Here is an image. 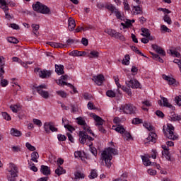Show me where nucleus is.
I'll use <instances>...</instances> for the list:
<instances>
[{
	"label": "nucleus",
	"instance_id": "f257e3e1",
	"mask_svg": "<svg viewBox=\"0 0 181 181\" xmlns=\"http://www.w3.org/2000/svg\"><path fill=\"white\" fill-rule=\"evenodd\" d=\"M117 154L118 150L111 147L107 148L101 153V159L102 160H104L105 166H107L108 169H110V168H111V165H112V163L111 162V160H112V155Z\"/></svg>",
	"mask_w": 181,
	"mask_h": 181
},
{
	"label": "nucleus",
	"instance_id": "f03ea898",
	"mask_svg": "<svg viewBox=\"0 0 181 181\" xmlns=\"http://www.w3.org/2000/svg\"><path fill=\"white\" fill-rule=\"evenodd\" d=\"M163 131L164 135L171 141H176V139H178L179 138L177 135L175 134V127H173L172 124H167L166 130H165V127H163Z\"/></svg>",
	"mask_w": 181,
	"mask_h": 181
},
{
	"label": "nucleus",
	"instance_id": "7ed1b4c3",
	"mask_svg": "<svg viewBox=\"0 0 181 181\" xmlns=\"http://www.w3.org/2000/svg\"><path fill=\"white\" fill-rule=\"evenodd\" d=\"M79 142L82 145H84L86 144L89 148H91L93 146V142L92 141H94V138L88 136V134L84 132H79Z\"/></svg>",
	"mask_w": 181,
	"mask_h": 181
},
{
	"label": "nucleus",
	"instance_id": "20e7f679",
	"mask_svg": "<svg viewBox=\"0 0 181 181\" xmlns=\"http://www.w3.org/2000/svg\"><path fill=\"white\" fill-rule=\"evenodd\" d=\"M33 9L35 12H37V13H42L43 15H49L50 13V8H49L47 6L43 5L39 1L33 4Z\"/></svg>",
	"mask_w": 181,
	"mask_h": 181
},
{
	"label": "nucleus",
	"instance_id": "39448f33",
	"mask_svg": "<svg viewBox=\"0 0 181 181\" xmlns=\"http://www.w3.org/2000/svg\"><path fill=\"white\" fill-rule=\"evenodd\" d=\"M112 129L116 131V132H119V134H121L124 141H129V139H132V136H131V133L126 131L125 128H124V126H122V124L112 126Z\"/></svg>",
	"mask_w": 181,
	"mask_h": 181
},
{
	"label": "nucleus",
	"instance_id": "423d86ee",
	"mask_svg": "<svg viewBox=\"0 0 181 181\" xmlns=\"http://www.w3.org/2000/svg\"><path fill=\"white\" fill-rule=\"evenodd\" d=\"M10 175H7V178L8 181H16V178L18 177V173H19V170H18V167L16 166L15 164L11 163H10V170H8Z\"/></svg>",
	"mask_w": 181,
	"mask_h": 181
},
{
	"label": "nucleus",
	"instance_id": "0eeeda50",
	"mask_svg": "<svg viewBox=\"0 0 181 181\" xmlns=\"http://www.w3.org/2000/svg\"><path fill=\"white\" fill-rule=\"evenodd\" d=\"M47 88V86L46 84L40 85L39 86H33V90H36L37 93L42 97V98L47 99L49 98V92L44 90Z\"/></svg>",
	"mask_w": 181,
	"mask_h": 181
},
{
	"label": "nucleus",
	"instance_id": "6e6552de",
	"mask_svg": "<svg viewBox=\"0 0 181 181\" xmlns=\"http://www.w3.org/2000/svg\"><path fill=\"white\" fill-rule=\"evenodd\" d=\"M120 111H122L124 114L132 115V114L136 113V107L132 104H124L121 106Z\"/></svg>",
	"mask_w": 181,
	"mask_h": 181
},
{
	"label": "nucleus",
	"instance_id": "1a4fd4ad",
	"mask_svg": "<svg viewBox=\"0 0 181 181\" xmlns=\"http://www.w3.org/2000/svg\"><path fill=\"white\" fill-rule=\"evenodd\" d=\"M92 117L95 121V125L96 127H98V130L100 132H102V134H105L106 131L103 127V125H104V119L95 114H92Z\"/></svg>",
	"mask_w": 181,
	"mask_h": 181
},
{
	"label": "nucleus",
	"instance_id": "9d476101",
	"mask_svg": "<svg viewBox=\"0 0 181 181\" xmlns=\"http://www.w3.org/2000/svg\"><path fill=\"white\" fill-rule=\"evenodd\" d=\"M105 32L112 37H115V39H119V40H122V42H125V37H124L121 33L117 32L115 30L107 29Z\"/></svg>",
	"mask_w": 181,
	"mask_h": 181
},
{
	"label": "nucleus",
	"instance_id": "9b49d317",
	"mask_svg": "<svg viewBox=\"0 0 181 181\" xmlns=\"http://www.w3.org/2000/svg\"><path fill=\"white\" fill-rule=\"evenodd\" d=\"M44 129L46 134H50V132H57L58 129L54 127L53 122H45L44 124Z\"/></svg>",
	"mask_w": 181,
	"mask_h": 181
},
{
	"label": "nucleus",
	"instance_id": "f8f14e48",
	"mask_svg": "<svg viewBox=\"0 0 181 181\" xmlns=\"http://www.w3.org/2000/svg\"><path fill=\"white\" fill-rule=\"evenodd\" d=\"M105 8L106 9H108V11H110L112 13L115 14V16H117V19H122V14L112 4L107 5L105 6Z\"/></svg>",
	"mask_w": 181,
	"mask_h": 181
},
{
	"label": "nucleus",
	"instance_id": "ddd939ff",
	"mask_svg": "<svg viewBox=\"0 0 181 181\" xmlns=\"http://www.w3.org/2000/svg\"><path fill=\"white\" fill-rule=\"evenodd\" d=\"M127 86L131 88H142L141 83L136 80H130L126 82Z\"/></svg>",
	"mask_w": 181,
	"mask_h": 181
},
{
	"label": "nucleus",
	"instance_id": "4468645a",
	"mask_svg": "<svg viewBox=\"0 0 181 181\" xmlns=\"http://www.w3.org/2000/svg\"><path fill=\"white\" fill-rule=\"evenodd\" d=\"M92 80L98 86H102L103 83H104V81L105 80V77H104V75L103 74H99L97 76H93Z\"/></svg>",
	"mask_w": 181,
	"mask_h": 181
},
{
	"label": "nucleus",
	"instance_id": "2eb2a0df",
	"mask_svg": "<svg viewBox=\"0 0 181 181\" xmlns=\"http://www.w3.org/2000/svg\"><path fill=\"white\" fill-rule=\"evenodd\" d=\"M163 80H165L166 81H168L170 86H173V85L177 86L179 83L176 81V79L166 75H163Z\"/></svg>",
	"mask_w": 181,
	"mask_h": 181
},
{
	"label": "nucleus",
	"instance_id": "dca6fc26",
	"mask_svg": "<svg viewBox=\"0 0 181 181\" xmlns=\"http://www.w3.org/2000/svg\"><path fill=\"white\" fill-rule=\"evenodd\" d=\"M152 49L156 52L158 54H161L162 56H166V52L160 47V46H158L156 44H153L151 45Z\"/></svg>",
	"mask_w": 181,
	"mask_h": 181
},
{
	"label": "nucleus",
	"instance_id": "f3484780",
	"mask_svg": "<svg viewBox=\"0 0 181 181\" xmlns=\"http://www.w3.org/2000/svg\"><path fill=\"white\" fill-rule=\"evenodd\" d=\"M40 172L44 176H49L52 173L49 167L45 165H41Z\"/></svg>",
	"mask_w": 181,
	"mask_h": 181
},
{
	"label": "nucleus",
	"instance_id": "a211bd4d",
	"mask_svg": "<svg viewBox=\"0 0 181 181\" xmlns=\"http://www.w3.org/2000/svg\"><path fill=\"white\" fill-rule=\"evenodd\" d=\"M157 136L156 133L151 132L149 136L146 138V141H148V144H156Z\"/></svg>",
	"mask_w": 181,
	"mask_h": 181
},
{
	"label": "nucleus",
	"instance_id": "6ab92c4d",
	"mask_svg": "<svg viewBox=\"0 0 181 181\" xmlns=\"http://www.w3.org/2000/svg\"><path fill=\"white\" fill-rule=\"evenodd\" d=\"M160 97L163 102V107H167L168 108H170V110H172L173 111H175V107L170 103H169L168 98L163 97L161 95Z\"/></svg>",
	"mask_w": 181,
	"mask_h": 181
},
{
	"label": "nucleus",
	"instance_id": "aec40b11",
	"mask_svg": "<svg viewBox=\"0 0 181 181\" xmlns=\"http://www.w3.org/2000/svg\"><path fill=\"white\" fill-rule=\"evenodd\" d=\"M86 54L87 53L86 52H81L78 50H73L71 52H69V56H73L74 57H80L81 56H86Z\"/></svg>",
	"mask_w": 181,
	"mask_h": 181
},
{
	"label": "nucleus",
	"instance_id": "412c9836",
	"mask_svg": "<svg viewBox=\"0 0 181 181\" xmlns=\"http://www.w3.org/2000/svg\"><path fill=\"white\" fill-rule=\"evenodd\" d=\"M55 72L58 74V76L64 74V66L62 64H55Z\"/></svg>",
	"mask_w": 181,
	"mask_h": 181
},
{
	"label": "nucleus",
	"instance_id": "4be33fe9",
	"mask_svg": "<svg viewBox=\"0 0 181 181\" xmlns=\"http://www.w3.org/2000/svg\"><path fill=\"white\" fill-rule=\"evenodd\" d=\"M68 23H69L68 28L69 30L71 31L74 30V28H76V21L73 18L70 17L68 19Z\"/></svg>",
	"mask_w": 181,
	"mask_h": 181
},
{
	"label": "nucleus",
	"instance_id": "5701e85b",
	"mask_svg": "<svg viewBox=\"0 0 181 181\" xmlns=\"http://www.w3.org/2000/svg\"><path fill=\"white\" fill-rule=\"evenodd\" d=\"M39 76L41 78H47V77L52 76V71L47 70L40 71Z\"/></svg>",
	"mask_w": 181,
	"mask_h": 181
},
{
	"label": "nucleus",
	"instance_id": "b1692460",
	"mask_svg": "<svg viewBox=\"0 0 181 181\" xmlns=\"http://www.w3.org/2000/svg\"><path fill=\"white\" fill-rule=\"evenodd\" d=\"M83 132H85V134H89L90 135H92L93 136H95V134L93 133L91 131V128L86 124L84 126H83ZM79 132H82V131H80Z\"/></svg>",
	"mask_w": 181,
	"mask_h": 181
},
{
	"label": "nucleus",
	"instance_id": "393cba45",
	"mask_svg": "<svg viewBox=\"0 0 181 181\" xmlns=\"http://www.w3.org/2000/svg\"><path fill=\"white\" fill-rule=\"evenodd\" d=\"M86 175L83 173H81L80 171H76L74 173V181H78L79 179H84Z\"/></svg>",
	"mask_w": 181,
	"mask_h": 181
},
{
	"label": "nucleus",
	"instance_id": "a878e982",
	"mask_svg": "<svg viewBox=\"0 0 181 181\" xmlns=\"http://www.w3.org/2000/svg\"><path fill=\"white\" fill-rule=\"evenodd\" d=\"M88 57L90 59H98L100 57V52L93 50L88 54Z\"/></svg>",
	"mask_w": 181,
	"mask_h": 181
},
{
	"label": "nucleus",
	"instance_id": "bb28decb",
	"mask_svg": "<svg viewBox=\"0 0 181 181\" xmlns=\"http://www.w3.org/2000/svg\"><path fill=\"white\" fill-rule=\"evenodd\" d=\"M55 173L57 176H61V175H64V173H66V170H64L63 167L59 165L55 170Z\"/></svg>",
	"mask_w": 181,
	"mask_h": 181
},
{
	"label": "nucleus",
	"instance_id": "cd10ccee",
	"mask_svg": "<svg viewBox=\"0 0 181 181\" xmlns=\"http://www.w3.org/2000/svg\"><path fill=\"white\" fill-rule=\"evenodd\" d=\"M37 159H39V153H37V151H33L31 153V160L35 163H37Z\"/></svg>",
	"mask_w": 181,
	"mask_h": 181
},
{
	"label": "nucleus",
	"instance_id": "c85d7f7f",
	"mask_svg": "<svg viewBox=\"0 0 181 181\" xmlns=\"http://www.w3.org/2000/svg\"><path fill=\"white\" fill-rule=\"evenodd\" d=\"M11 134L13 135V136H21L22 132H21V131H19L15 128H12L11 129Z\"/></svg>",
	"mask_w": 181,
	"mask_h": 181
},
{
	"label": "nucleus",
	"instance_id": "c756f323",
	"mask_svg": "<svg viewBox=\"0 0 181 181\" xmlns=\"http://www.w3.org/2000/svg\"><path fill=\"white\" fill-rule=\"evenodd\" d=\"M141 159L145 166H151V165H152V162H151L149 158H148L145 156H141Z\"/></svg>",
	"mask_w": 181,
	"mask_h": 181
},
{
	"label": "nucleus",
	"instance_id": "7c9ffc66",
	"mask_svg": "<svg viewBox=\"0 0 181 181\" xmlns=\"http://www.w3.org/2000/svg\"><path fill=\"white\" fill-rule=\"evenodd\" d=\"M31 28H33V33H34V35H35V36H37V35H39V28H40V26L37 24H32Z\"/></svg>",
	"mask_w": 181,
	"mask_h": 181
},
{
	"label": "nucleus",
	"instance_id": "2f4dec72",
	"mask_svg": "<svg viewBox=\"0 0 181 181\" xmlns=\"http://www.w3.org/2000/svg\"><path fill=\"white\" fill-rule=\"evenodd\" d=\"M5 67V58L2 56H0V70L2 73H4V69Z\"/></svg>",
	"mask_w": 181,
	"mask_h": 181
},
{
	"label": "nucleus",
	"instance_id": "473e14b6",
	"mask_svg": "<svg viewBox=\"0 0 181 181\" xmlns=\"http://www.w3.org/2000/svg\"><path fill=\"white\" fill-rule=\"evenodd\" d=\"M141 36H144V37H148L151 36V33L148 28H141Z\"/></svg>",
	"mask_w": 181,
	"mask_h": 181
},
{
	"label": "nucleus",
	"instance_id": "72a5a7b5",
	"mask_svg": "<svg viewBox=\"0 0 181 181\" xmlns=\"http://www.w3.org/2000/svg\"><path fill=\"white\" fill-rule=\"evenodd\" d=\"M76 121H77V124L78 125H81L82 127L85 126L86 124V120H84V118H83L82 117H78L76 118Z\"/></svg>",
	"mask_w": 181,
	"mask_h": 181
},
{
	"label": "nucleus",
	"instance_id": "f704fd0d",
	"mask_svg": "<svg viewBox=\"0 0 181 181\" xmlns=\"http://www.w3.org/2000/svg\"><path fill=\"white\" fill-rule=\"evenodd\" d=\"M10 108H11V111L13 112H15V113H16V112H18V110H19V108H21V105H19V104H16V105H11V106H10Z\"/></svg>",
	"mask_w": 181,
	"mask_h": 181
},
{
	"label": "nucleus",
	"instance_id": "c9c22d12",
	"mask_svg": "<svg viewBox=\"0 0 181 181\" xmlns=\"http://www.w3.org/2000/svg\"><path fill=\"white\" fill-rule=\"evenodd\" d=\"M171 121H181V116L179 115L173 114L170 116Z\"/></svg>",
	"mask_w": 181,
	"mask_h": 181
},
{
	"label": "nucleus",
	"instance_id": "e433bc0d",
	"mask_svg": "<svg viewBox=\"0 0 181 181\" xmlns=\"http://www.w3.org/2000/svg\"><path fill=\"white\" fill-rule=\"evenodd\" d=\"M129 60H131L129 54L125 55L124 59L122 60V64H124V66H129Z\"/></svg>",
	"mask_w": 181,
	"mask_h": 181
},
{
	"label": "nucleus",
	"instance_id": "4c0bfd02",
	"mask_svg": "<svg viewBox=\"0 0 181 181\" xmlns=\"http://www.w3.org/2000/svg\"><path fill=\"white\" fill-rule=\"evenodd\" d=\"M106 95L107 97H110V98H114L116 97L117 94L115 93V92H114V90H108L106 92Z\"/></svg>",
	"mask_w": 181,
	"mask_h": 181
},
{
	"label": "nucleus",
	"instance_id": "58836bf2",
	"mask_svg": "<svg viewBox=\"0 0 181 181\" xmlns=\"http://www.w3.org/2000/svg\"><path fill=\"white\" fill-rule=\"evenodd\" d=\"M98 176L96 170H91L90 175H88L89 179H95Z\"/></svg>",
	"mask_w": 181,
	"mask_h": 181
},
{
	"label": "nucleus",
	"instance_id": "ea45409f",
	"mask_svg": "<svg viewBox=\"0 0 181 181\" xmlns=\"http://www.w3.org/2000/svg\"><path fill=\"white\" fill-rule=\"evenodd\" d=\"M131 49L132 50H133V52H135V53H136L137 54H140V56H143V57H146V56H145L141 51H139V49H138V47L135 46H132Z\"/></svg>",
	"mask_w": 181,
	"mask_h": 181
},
{
	"label": "nucleus",
	"instance_id": "a19ab883",
	"mask_svg": "<svg viewBox=\"0 0 181 181\" xmlns=\"http://www.w3.org/2000/svg\"><path fill=\"white\" fill-rule=\"evenodd\" d=\"M7 40L9 43H13L15 45H16V43H19V40H18L15 37H8Z\"/></svg>",
	"mask_w": 181,
	"mask_h": 181
},
{
	"label": "nucleus",
	"instance_id": "79ce46f5",
	"mask_svg": "<svg viewBox=\"0 0 181 181\" xmlns=\"http://www.w3.org/2000/svg\"><path fill=\"white\" fill-rule=\"evenodd\" d=\"M134 13L136 15H140L142 13V8L139 6H134Z\"/></svg>",
	"mask_w": 181,
	"mask_h": 181
},
{
	"label": "nucleus",
	"instance_id": "37998d69",
	"mask_svg": "<svg viewBox=\"0 0 181 181\" xmlns=\"http://www.w3.org/2000/svg\"><path fill=\"white\" fill-rule=\"evenodd\" d=\"M163 21L164 22H166L168 25H172V19H170V17L168 14L165 15L163 17Z\"/></svg>",
	"mask_w": 181,
	"mask_h": 181
},
{
	"label": "nucleus",
	"instance_id": "c03bdc74",
	"mask_svg": "<svg viewBox=\"0 0 181 181\" xmlns=\"http://www.w3.org/2000/svg\"><path fill=\"white\" fill-rule=\"evenodd\" d=\"M1 115H2L3 118L4 119H6V121H11V115H9V114H8V112H2Z\"/></svg>",
	"mask_w": 181,
	"mask_h": 181
},
{
	"label": "nucleus",
	"instance_id": "a18cd8bd",
	"mask_svg": "<svg viewBox=\"0 0 181 181\" xmlns=\"http://www.w3.org/2000/svg\"><path fill=\"white\" fill-rule=\"evenodd\" d=\"M63 83L65 84V86H68L69 87H70V88H72L74 94L78 93L77 88H76V87H74V86H73L71 83L67 82H63Z\"/></svg>",
	"mask_w": 181,
	"mask_h": 181
},
{
	"label": "nucleus",
	"instance_id": "49530a36",
	"mask_svg": "<svg viewBox=\"0 0 181 181\" xmlns=\"http://www.w3.org/2000/svg\"><path fill=\"white\" fill-rule=\"evenodd\" d=\"M25 146L28 151H31L32 152H33V151H36V147L32 146L29 142L25 144Z\"/></svg>",
	"mask_w": 181,
	"mask_h": 181
},
{
	"label": "nucleus",
	"instance_id": "de8ad7c7",
	"mask_svg": "<svg viewBox=\"0 0 181 181\" xmlns=\"http://www.w3.org/2000/svg\"><path fill=\"white\" fill-rule=\"evenodd\" d=\"M162 155H163V156H165V159H167V160H170V153H169V151H163Z\"/></svg>",
	"mask_w": 181,
	"mask_h": 181
},
{
	"label": "nucleus",
	"instance_id": "09e8293b",
	"mask_svg": "<svg viewBox=\"0 0 181 181\" xmlns=\"http://www.w3.org/2000/svg\"><path fill=\"white\" fill-rule=\"evenodd\" d=\"M8 84H9L8 80L4 79V78L1 79L0 85L1 86V87H6Z\"/></svg>",
	"mask_w": 181,
	"mask_h": 181
},
{
	"label": "nucleus",
	"instance_id": "8fccbe9b",
	"mask_svg": "<svg viewBox=\"0 0 181 181\" xmlns=\"http://www.w3.org/2000/svg\"><path fill=\"white\" fill-rule=\"evenodd\" d=\"M57 94L58 95H60V97H62V98H66L67 97V93H66L63 90H58V91H57Z\"/></svg>",
	"mask_w": 181,
	"mask_h": 181
},
{
	"label": "nucleus",
	"instance_id": "3c124183",
	"mask_svg": "<svg viewBox=\"0 0 181 181\" xmlns=\"http://www.w3.org/2000/svg\"><path fill=\"white\" fill-rule=\"evenodd\" d=\"M132 124H134V125H138V124H142V119L134 118L132 120Z\"/></svg>",
	"mask_w": 181,
	"mask_h": 181
},
{
	"label": "nucleus",
	"instance_id": "603ef678",
	"mask_svg": "<svg viewBox=\"0 0 181 181\" xmlns=\"http://www.w3.org/2000/svg\"><path fill=\"white\" fill-rule=\"evenodd\" d=\"M14 85L17 86H15V88L13 89V95H18V91L21 90V86L17 85L16 83H14Z\"/></svg>",
	"mask_w": 181,
	"mask_h": 181
},
{
	"label": "nucleus",
	"instance_id": "864d4df0",
	"mask_svg": "<svg viewBox=\"0 0 181 181\" xmlns=\"http://www.w3.org/2000/svg\"><path fill=\"white\" fill-rule=\"evenodd\" d=\"M175 103L177 105L181 106V95L176 96L175 98Z\"/></svg>",
	"mask_w": 181,
	"mask_h": 181
},
{
	"label": "nucleus",
	"instance_id": "5fc2aeb1",
	"mask_svg": "<svg viewBox=\"0 0 181 181\" xmlns=\"http://www.w3.org/2000/svg\"><path fill=\"white\" fill-rule=\"evenodd\" d=\"M70 107H71V112L74 114L75 112H78V107L73 104L70 105Z\"/></svg>",
	"mask_w": 181,
	"mask_h": 181
},
{
	"label": "nucleus",
	"instance_id": "6e6d98bb",
	"mask_svg": "<svg viewBox=\"0 0 181 181\" xmlns=\"http://www.w3.org/2000/svg\"><path fill=\"white\" fill-rule=\"evenodd\" d=\"M57 139H58V141H60L61 142H63V141H66V139H67V137H66L63 134H58L57 135Z\"/></svg>",
	"mask_w": 181,
	"mask_h": 181
},
{
	"label": "nucleus",
	"instance_id": "4d7b16f0",
	"mask_svg": "<svg viewBox=\"0 0 181 181\" xmlns=\"http://www.w3.org/2000/svg\"><path fill=\"white\" fill-rule=\"evenodd\" d=\"M0 8L4 10V13H6L9 11V7H8V4H1Z\"/></svg>",
	"mask_w": 181,
	"mask_h": 181
},
{
	"label": "nucleus",
	"instance_id": "13d9d810",
	"mask_svg": "<svg viewBox=\"0 0 181 181\" xmlns=\"http://www.w3.org/2000/svg\"><path fill=\"white\" fill-rule=\"evenodd\" d=\"M156 115H157V117L159 118H165V114H163V112L160 110H157L156 112Z\"/></svg>",
	"mask_w": 181,
	"mask_h": 181
},
{
	"label": "nucleus",
	"instance_id": "bf43d9fd",
	"mask_svg": "<svg viewBox=\"0 0 181 181\" xmlns=\"http://www.w3.org/2000/svg\"><path fill=\"white\" fill-rule=\"evenodd\" d=\"M144 127L148 129V131H153V126L148 124V123H144Z\"/></svg>",
	"mask_w": 181,
	"mask_h": 181
},
{
	"label": "nucleus",
	"instance_id": "052dcab7",
	"mask_svg": "<svg viewBox=\"0 0 181 181\" xmlns=\"http://www.w3.org/2000/svg\"><path fill=\"white\" fill-rule=\"evenodd\" d=\"M90 151L94 156H97V148H95V147H93V146H91L90 147Z\"/></svg>",
	"mask_w": 181,
	"mask_h": 181
},
{
	"label": "nucleus",
	"instance_id": "680f3d73",
	"mask_svg": "<svg viewBox=\"0 0 181 181\" xmlns=\"http://www.w3.org/2000/svg\"><path fill=\"white\" fill-rule=\"evenodd\" d=\"M131 71L133 74V76H135L138 73V68L135 66H133L131 69Z\"/></svg>",
	"mask_w": 181,
	"mask_h": 181
},
{
	"label": "nucleus",
	"instance_id": "e2e57ef3",
	"mask_svg": "<svg viewBox=\"0 0 181 181\" xmlns=\"http://www.w3.org/2000/svg\"><path fill=\"white\" fill-rule=\"evenodd\" d=\"M123 5L126 11H129L130 8H129V4H128V1L124 0Z\"/></svg>",
	"mask_w": 181,
	"mask_h": 181
},
{
	"label": "nucleus",
	"instance_id": "0e129e2a",
	"mask_svg": "<svg viewBox=\"0 0 181 181\" xmlns=\"http://www.w3.org/2000/svg\"><path fill=\"white\" fill-rule=\"evenodd\" d=\"M64 128H66L68 129V131H69L70 132H73V131H75L74 127H73L70 124L64 125Z\"/></svg>",
	"mask_w": 181,
	"mask_h": 181
},
{
	"label": "nucleus",
	"instance_id": "69168bd1",
	"mask_svg": "<svg viewBox=\"0 0 181 181\" xmlns=\"http://www.w3.org/2000/svg\"><path fill=\"white\" fill-rule=\"evenodd\" d=\"M33 122L35 125H37V127H42V121L37 119H33Z\"/></svg>",
	"mask_w": 181,
	"mask_h": 181
},
{
	"label": "nucleus",
	"instance_id": "338daca9",
	"mask_svg": "<svg viewBox=\"0 0 181 181\" xmlns=\"http://www.w3.org/2000/svg\"><path fill=\"white\" fill-rule=\"evenodd\" d=\"M161 30H163V32H168V33H169L170 32V29H169L166 25H161Z\"/></svg>",
	"mask_w": 181,
	"mask_h": 181
},
{
	"label": "nucleus",
	"instance_id": "774afa93",
	"mask_svg": "<svg viewBox=\"0 0 181 181\" xmlns=\"http://www.w3.org/2000/svg\"><path fill=\"white\" fill-rule=\"evenodd\" d=\"M88 110H95V106L94 105V104H93V103L89 102L88 103Z\"/></svg>",
	"mask_w": 181,
	"mask_h": 181
}]
</instances>
